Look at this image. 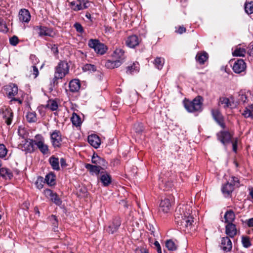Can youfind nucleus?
Returning <instances> with one entry per match:
<instances>
[{
    "label": "nucleus",
    "instance_id": "obj_24",
    "mask_svg": "<svg viewBox=\"0 0 253 253\" xmlns=\"http://www.w3.org/2000/svg\"><path fill=\"white\" fill-rule=\"evenodd\" d=\"M226 234L231 238H233L237 234L236 225L233 223L227 224L225 227Z\"/></svg>",
    "mask_w": 253,
    "mask_h": 253
},
{
    "label": "nucleus",
    "instance_id": "obj_54",
    "mask_svg": "<svg viewBox=\"0 0 253 253\" xmlns=\"http://www.w3.org/2000/svg\"><path fill=\"white\" fill-rule=\"evenodd\" d=\"M237 138H235L232 142V147L234 152H236L237 150Z\"/></svg>",
    "mask_w": 253,
    "mask_h": 253
},
{
    "label": "nucleus",
    "instance_id": "obj_30",
    "mask_svg": "<svg viewBox=\"0 0 253 253\" xmlns=\"http://www.w3.org/2000/svg\"><path fill=\"white\" fill-rule=\"evenodd\" d=\"M225 222L227 224L233 223L235 218V215L232 211H228L224 214Z\"/></svg>",
    "mask_w": 253,
    "mask_h": 253
},
{
    "label": "nucleus",
    "instance_id": "obj_21",
    "mask_svg": "<svg viewBox=\"0 0 253 253\" xmlns=\"http://www.w3.org/2000/svg\"><path fill=\"white\" fill-rule=\"evenodd\" d=\"M36 140L29 139L25 141L22 144L23 150L26 152L31 153L34 150V145Z\"/></svg>",
    "mask_w": 253,
    "mask_h": 253
},
{
    "label": "nucleus",
    "instance_id": "obj_64",
    "mask_svg": "<svg viewBox=\"0 0 253 253\" xmlns=\"http://www.w3.org/2000/svg\"><path fill=\"white\" fill-rule=\"evenodd\" d=\"M12 100L17 101L20 104H21L22 103V101L18 98H13L12 99Z\"/></svg>",
    "mask_w": 253,
    "mask_h": 253
},
{
    "label": "nucleus",
    "instance_id": "obj_6",
    "mask_svg": "<svg viewBox=\"0 0 253 253\" xmlns=\"http://www.w3.org/2000/svg\"><path fill=\"white\" fill-rule=\"evenodd\" d=\"M35 31L38 33L40 36H48L54 37L56 33L52 28L42 26H36L34 27Z\"/></svg>",
    "mask_w": 253,
    "mask_h": 253
},
{
    "label": "nucleus",
    "instance_id": "obj_1",
    "mask_svg": "<svg viewBox=\"0 0 253 253\" xmlns=\"http://www.w3.org/2000/svg\"><path fill=\"white\" fill-rule=\"evenodd\" d=\"M192 215L191 207L188 205H182L178 207L175 211V220L177 224L190 229L194 222Z\"/></svg>",
    "mask_w": 253,
    "mask_h": 253
},
{
    "label": "nucleus",
    "instance_id": "obj_62",
    "mask_svg": "<svg viewBox=\"0 0 253 253\" xmlns=\"http://www.w3.org/2000/svg\"><path fill=\"white\" fill-rule=\"evenodd\" d=\"M249 195L251 196L252 198L253 199V188L251 187L249 189Z\"/></svg>",
    "mask_w": 253,
    "mask_h": 253
},
{
    "label": "nucleus",
    "instance_id": "obj_45",
    "mask_svg": "<svg viewBox=\"0 0 253 253\" xmlns=\"http://www.w3.org/2000/svg\"><path fill=\"white\" fill-rule=\"evenodd\" d=\"M83 69L84 71H96V67L94 65L87 64L85 65Z\"/></svg>",
    "mask_w": 253,
    "mask_h": 253
},
{
    "label": "nucleus",
    "instance_id": "obj_22",
    "mask_svg": "<svg viewBox=\"0 0 253 253\" xmlns=\"http://www.w3.org/2000/svg\"><path fill=\"white\" fill-rule=\"evenodd\" d=\"M88 143L93 147L97 148L100 145V139L96 134H91L88 136Z\"/></svg>",
    "mask_w": 253,
    "mask_h": 253
},
{
    "label": "nucleus",
    "instance_id": "obj_14",
    "mask_svg": "<svg viewBox=\"0 0 253 253\" xmlns=\"http://www.w3.org/2000/svg\"><path fill=\"white\" fill-rule=\"evenodd\" d=\"M218 139L224 145L230 142L232 134L228 131H221L217 134Z\"/></svg>",
    "mask_w": 253,
    "mask_h": 253
},
{
    "label": "nucleus",
    "instance_id": "obj_52",
    "mask_svg": "<svg viewBox=\"0 0 253 253\" xmlns=\"http://www.w3.org/2000/svg\"><path fill=\"white\" fill-rule=\"evenodd\" d=\"M32 67L33 68V74L34 76V78H36L39 75L38 69L35 65H33Z\"/></svg>",
    "mask_w": 253,
    "mask_h": 253
},
{
    "label": "nucleus",
    "instance_id": "obj_50",
    "mask_svg": "<svg viewBox=\"0 0 253 253\" xmlns=\"http://www.w3.org/2000/svg\"><path fill=\"white\" fill-rule=\"evenodd\" d=\"M74 26L78 32H79L81 33H83L84 29H83V28L81 24H80L79 23H76Z\"/></svg>",
    "mask_w": 253,
    "mask_h": 253
},
{
    "label": "nucleus",
    "instance_id": "obj_36",
    "mask_svg": "<svg viewBox=\"0 0 253 253\" xmlns=\"http://www.w3.org/2000/svg\"><path fill=\"white\" fill-rule=\"evenodd\" d=\"M121 64V61H117L116 60L113 61L108 60L106 62L105 66L108 68H114L120 66Z\"/></svg>",
    "mask_w": 253,
    "mask_h": 253
},
{
    "label": "nucleus",
    "instance_id": "obj_18",
    "mask_svg": "<svg viewBox=\"0 0 253 253\" xmlns=\"http://www.w3.org/2000/svg\"><path fill=\"white\" fill-rule=\"evenodd\" d=\"M221 248L226 252L230 251L232 248V244L228 237H223L221 241Z\"/></svg>",
    "mask_w": 253,
    "mask_h": 253
},
{
    "label": "nucleus",
    "instance_id": "obj_12",
    "mask_svg": "<svg viewBox=\"0 0 253 253\" xmlns=\"http://www.w3.org/2000/svg\"><path fill=\"white\" fill-rule=\"evenodd\" d=\"M1 115L3 122L7 125H10L13 119V113L11 109L7 107L3 108Z\"/></svg>",
    "mask_w": 253,
    "mask_h": 253
},
{
    "label": "nucleus",
    "instance_id": "obj_51",
    "mask_svg": "<svg viewBox=\"0 0 253 253\" xmlns=\"http://www.w3.org/2000/svg\"><path fill=\"white\" fill-rule=\"evenodd\" d=\"M186 32V28L184 27L183 26H180L177 28V29L175 30V32L179 34H182L183 33H185Z\"/></svg>",
    "mask_w": 253,
    "mask_h": 253
},
{
    "label": "nucleus",
    "instance_id": "obj_55",
    "mask_svg": "<svg viewBox=\"0 0 253 253\" xmlns=\"http://www.w3.org/2000/svg\"><path fill=\"white\" fill-rule=\"evenodd\" d=\"M51 220L52 221V224L55 227H57L58 225V221L55 215H51Z\"/></svg>",
    "mask_w": 253,
    "mask_h": 253
},
{
    "label": "nucleus",
    "instance_id": "obj_33",
    "mask_svg": "<svg viewBox=\"0 0 253 253\" xmlns=\"http://www.w3.org/2000/svg\"><path fill=\"white\" fill-rule=\"evenodd\" d=\"M12 176V173L9 169L5 168H1V177L5 180H9Z\"/></svg>",
    "mask_w": 253,
    "mask_h": 253
},
{
    "label": "nucleus",
    "instance_id": "obj_57",
    "mask_svg": "<svg viewBox=\"0 0 253 253\" xmlns=\"http://www.w3.org/2000/svg\"><path fill=\"white\" fill-rule=\"evenodd\" d=\"M30 58L32 61L33 65H35L38 62V59L35 55H31Z\"/></svg>",
    "mask_w": 253,
    "mask_h": 253
},
{
    "label": "nucleus",
    "instance_id": "obj_44",
    "mask_svg": "<svg viewBox=\"0 0 253 253\" xmlns=\"http://www.w3.org/2000/svg\"><path fill=\"white\" fill-rule=\"evenodd\" d=\"M48 107L52 111L56 110L58 108V104L56 101L49 100L47 104Z\"/></svg>",
    "mask_w": 253,
    "mask_h": 253
},
{
    "label": "nucleus",
    "instance_id": "obj_15",
    "mask_svg": "<svg viewBox=\"0 0 253 253\" xmlns=\"http://www.w3.org/2000/svg\"><path fill=\"white\" fill-rule=\"evenodd\" d=\"M246 68V65L243 59H238L233 64L232 69L233 71L237 74L244 72Z\"/></svg>",
    "mask_w": 253,
    "mask_h": 253
},
{
    "label": "nucleus",
    "instance_id": "obj_9",
    "mask_svg": "<svg viewBox=\"0 0 253 253\" xmlns=\"http://www.w3.org/2000/svg\"><path fill=\"white\" fill-rule=\"evenodd\" d=\"M234 103V98L233 96L229 97H220L218 103V106L222 105L224 109L231 108Z\"/></svg>",
    "mask_w": 253,
    "mask_h": 253
},
{
    "label": "nucleus",
    "instance_id": "obj_11",
    "mask_svg": "<svg viewBox=\"0 0 253 253\" xmlns=\"http://www.w3.org/2000/svg\"><path fill=\"white\" fill-rule=\"evenodd\" d=\"M52 144L54 147H59L61 145V133L59 130H55L50 135Z\"/></svg>",
    "mask_w": 253,
    "mask_h": 253
},
{
    "label": "nucleus",
    "instance_id": "obj_26",
    "mask_svg": "<svg viewBox=\"0 0 253 253\" xmlns=\"http://www.w3.org/2000/svg\"><path fill=\"white\" fill-rule=\"evenodd\" d=\"M196 60L200 64H204L208 59V54L205 51L198 52L196 56Z\"/></svg>",
    "mask_w": 253,
    "mask_h": 253
},
{
    "label": "nucleus",
    "instance_id": "obj_32",
    "mask_svg": "<svg viewBox=\"0 0 253 253\" xmlns=\"http://www.w3.org/2000/svg\"><path fill=\"white\" fill-rule=\"evenodd\" d=\"M49 162L52 168L56 170H58L60 169L59 165V159L54 156H51L49 159Z\"/></svg>",
    "mask_w": 253,
    "mask_h": 253
},
{
    "label": "nucleus",
    "instance_id": "obj_4",
    "mask_svg": "<svg viewBox=\"0 0 253 253\" xmlns=\"http://www.w3.org/2000/svg\"><path fill=\"white\" fill-rule=\"evenodd\" d=\"M88 46L94 49V51L99 54H104L107 50V47L102 43H101L97 40L90 39L88 41Z\"/></svg>",
    "mask_w": 253,
    "mask_h": 253
},
{
    "label": "nucleus",
    "instance_id": "obj_47",
    "mask_svg": "<svg viewBox=\"0 0 253 253\" xmlns=\"http://www.w3.org/2000/svg\"><path fill=\"white\" fill-rule=\"evenodd\" d=\"M137 63H133V65L131 66H129L126 68L127 71L126 72L128 74H131L134 71H137V66H136V65H137Z\"/></svg>",
    "mask_w": 253,
    "mask_h": 253
},
{
    "label": "nucleus",
    "instance_id": "obj_35",
    "mask_svg": "<svg viewBox=\"0 0 253 253\" xmlns=\"http://www.w3.org/2000/svg\"><path fill=\"white\" fill-rule=\"evenodd\" d=\"M85 168L89 170L90 172L95 173L96 174L99 173L101 169H103V168H101L97 166L88 164L85 165Z\"/></svg>",
    "mask_w": 253,
    "mask_h": 253
},
{
    "label": "nucleus",
    "instance_id": "obj_29",
    "mask_svg": "<svg viewBox=\"0 0 253 253\" xmlns=\"http://www.w3.org/2000/svg\"><path fill=\"white\" fill-rule=\"evenodd\" d=\"M234 190V185L227 182L222 188V191L225 196H229Z\"/></svg>",
    "mask_w": 253,
    "mask_h": 253
},
{
    "label": "nucleus",
    "instance_id": "obj_23",
    "mask_svg": "<svg viewBox=\"0 0 253 253\" xmlns=\"http://www.w3.org/2000/svg\"><path fill=\"white\" fill-rule=\"evenodd\" d=\"M6 93L10 98L15 96L18 93V87L14 84H10L5 88Z\"/></svg>",
    "mask_w": 253,
    "mask_h": 253
},
{
    "label": "nucleus",
    "instance_id": "obj_10",
    "mask_svg": "<svg viewBox=\"0 0 253 253\" xmlns=\"http://www.w3.org/2000/svg\"><path fill=\"white\" fill-rule=\"evenodd\" d=\"M172 198H165L162 200L160 204V211H163L164 213H168L171 207Z\"/></svg>",
    "mask_w": 253,
    "mask_h": 253
},
{
    "label": "nucleus",
    "instance_id": "obj_37",
    "mask_svg": "<svg viewBox=\"0 0 253 253\" xmlns=\"http://www.w3.org/2000/svg\"><path fill=\"white\" fill-rule=\"evenodd\" d=\"M249 0H247L245 4V10L248 14L253 13V1H249Z\"/></svg>",
    "mask_w": 253,
    "mask_h": 253
},
{
    "label": "nucleus",
    "instance_id": "obj_46",
    "mask_svg": "<svg viewBox=\"0 0 253 253\" xmlns=\"http://www.w3.org/2000/svg\"><path fill=\"white\" fill-rule=\"evenodd\" d=\"M242 242L243 246L245 248H248L251 245L250 239L247 237H243Z\"/></svg>",
    "mask_w": 253,
    "mask_h": 253
},
{
    "label": "nucleus",
    "instance_id": "obj_59",
    "mask_svg": "<svg viewBox=\"0 0 253 253\" xmlns=\"http://www.w3.org/2000/svg\"><path fill=\"white\" fill-rule=\"evenodd\" d=\"M36 185L38 189H40L43 187V184L42 180H40V181L39 180H37L36 182Z\"/></svg>",
    "mask_w": 253,
    "mask_h": 253
},
{
    "label": "nucleus",
    "instance_id": "obj_43",
    "mask_svg": "<svg viewBox=\"0 0 253 253\" xmlns=\"http://www.w3.org/2000/svg\"><path fill=\"white\" fill-rule=\"evenodd\" d=\"M133 129L135 132L140 133L143 131L144 127L142 123H137L134 125Z\"/></svg>",
    "mask_w": 253,
    "mask_h": 253
},
{
    "label": "nucleus",
    "instance_id": "obj_8",
    "mask_svg": "<svg viewBox=\"0 0 253 253\" xmlns=\"http://www.w3.org/2000/svg\"><path fill=\"white\" fill-rule=\"evenodd\" d=\"M43 194L45 196L57 205H60L62 201L56 193L51 190L47 189L44 190Z\"/></svg>",
    "mask_w": 253,
    "mask_h": 253
},
{
    "label": "nucleus",
    "instance_id": "obj_58",
    "mask_svg": "<svg viewBox=\"0 0 253 253\" xmlns=\"http://www.w3.org/2000/svg\"><path fill=\"white\" fill-rule=\"evenodd\" d=\"M248 53L250 56L253 57V44H250Z\"/></svg>",
    "mask_w": 253,
    "mask_h": 253
},
{
    "label": "nucleus",
    "instance_id": "obj_42",
    "mask_svg": "<svg viewBox=\"0 0 253 253\" xmlns=\"http://www.w3.org/2000/svg\"><path fill=\"white\" fill-rule=\"evenodd\" d=\"M166 246L169 251H175L177 249L176 245L171 240H169L166 241Z\"/></svg>",
    "mask_w": 253,
    "mask_h": 253
},
{
    "label": "nucleus",
    "instance_id": "obj_38",
    "mask_svg": "<svg viewBox=\"0 0 253 253\" xmlns=\"http://www.w3.org/2000/svg\"><path fill=\"white\" fill-rule=\"evenodd\" d=\"M27 120L29 123H35L37 121V115L34 112H29L26 115Z\"/></svg>",
    "mask_w": 253,
    "mask_h": 253
},
{
    "label": "nucleus",
    "instance_id": "obj_49",
    "mask_svg": "<svg viewBox=\"0 0 253 253\" xmlns=\"http://www.w3.org/2000/svg\"><path fill=\"white\" fill-rule=\"evenodd\" d=\"M7 152L8 150L5 146L3 144H1V158L5 157L7 154Z\"/></svg>",
    "mask_w": 253,
    "mask_h": 253
},
{
    "label": "nucleus",
    "instance_id": "obj_3",
    "mask_svg": "<svg viewBox=\"0 0 253 253\" xmlns=\"http://www.w3.org/2000/svg\"><path fill=\"white\" fill-rule=\"evenodd\" d=\"M203 98L198 96L192 101L185 100L184 102L185 109L189 112H194L201 111L203 103Z\"/></svg>",
    "mask_w": 253,
    "mask_h": 253
},
{
    "label": "nucleus",
    "instance_id": "obj_5",
    "mask_svg": "<svg viewBox=\"0 0 253 253\" xmlns=\"http://www.w3.org/2000/svg\"><path fill=\"white\" fill-rule=\"evenodd\" d=\"M69 2L70 8L74 11H79L86 9L89 6V2L87 0H73Z\"/></svg>",
    "mask_w": 253,
    "mask_h": 253
},
{
    "label": "nucleus",
    "instance_id": "obj_48",
    "mask_svg": "<svg viewBox=\"0 0 253 253\" xmlns=\"http://www.w3.org/2000/svg\"><path fill=\"white\" fill-rule=\"evenodd\" d=\"M9 42L10 44L12 45H16L19 42V40L18 37L16 36H13L9 39Z\"/></svg>",
    "mask_w": 253,
    "mask_h": 253
},
{
    "label": "nucleus",
    "instance_id": "obj_17",
    "mask_svg": "<svg viewBox=\"0 0 253 253\" xmlns=\"http://www.w3.org/2000/svg\"><path fill=\"white\" fill-rule=\"evenodd\" d=\"M19 20L22 23H28L31 19V14L26 9H21L19 12Z\"/></svg>",
    "mask_w": 253,
    "mask_h": 253
},
{
    "label": "nucleus",
    "instance_id": "obj_27",
    "mask_svg": "<svg viewBox=\"0 0 253 253\" xmlns=\"http://www.w3.org/2000/svg\"><path fill=\"white\" fill-rule=\"evenodd\" d=\"M81 87L79 80L75 79L70 81L69 83V89L72 92H76L79 90Z\"/></svg>",
    "mask_w": 253,
    "mask_h": 253
},
{
    "label": "nucleus",
    "instance_id": "obj_31",
    "mask_svg": "<svg viewBox=\"0 0 253 253\" xmlns=\"http://www.w3.org/2000/svg\"><path fill=\"white\" fill-rule=\"evenodd\" d=\"M242 115L246 118L253 119V104L246 107L242 113Z\"/></svg>",
    "mask_w": 253,
    "mask_h": 253
},
{
    "label": "nucleus",
    "instance_id": "obj_63",
    "mask_svg": "<svg viewBox=\"0 0 253 253\" xmlns=\"http://www.w3.org/2000/svg\"><path fill=\"white\" fill-rule=\"evenodd\" d=\"M172 186V184L171 182H168V183H166V190H168L169 188H170Z\"/></svg>",
    "mask_w": 253,
    "mask_h": 253
},
{
    "label": "nucleus",
    "instance_id": "obj_56",
    "mask_svg": "<svg viewBox=\"0 0 253 253\" xmlns=\"http://www.w3.org/2000/svg\"><path fill=\"white\" fill-rule=\"evenodd\" d=\"M154 245L156 247L158 253H162L161 248L159 243L158 241H155L154 243Z\"/></svg>",
    "mask_w": 253,
    "mask_h": 253
},
{
    "label": "nucleus",
    "instance_id": "obj_39",
    "mask_svg": "<svg viewBox=\"0 0 253 253\" xmlns=\"http://www.w3.org/2000/svg\"><path fill=\"white\" fill-rule=\"evenodd\" d=\"M164 62V59L161 57H157L154 61L153 63L157 69L161 70L163 67Z\"/></svg>",
    "mask_w": 253,
    "mask_h": 253
},
{
    "label": "nucleus",
    "instance_id": "obj_41",
    "mask_svg": "<svg viewBox=\"0 0 253 253\" xmlns=\"http://www.w3.org/2000/svg\"><path fill=\"white\" fill-rule=\"evenodd\" d=\"M245 53V49L241 47H237L232 54L234 56H244Z\"/></svg>",
    "mask_w": 253,
    "mask_h": 253
},
{
    "label": "nucleus",
    "instance_id": "obj_19",
    "mask_svg": "<svg viewBox=\"0 0 253 253\" xmlns=\"http://www.w3.org/2000/svg\"><path fill=\"white\" fill-rule=\"evenodd\" d=\"M92 163L95 164V166L99 167L101 168L105 167L107 166V162L102 158L100 157L97 155L94 154L91 159Z\"/></svg>",
    "mask_w": 253,
    "mask_h": 253
},
{
    "label": "nucleus",
    "instance_id": "obj_40",
    "mask_svg": "<svg viewBox=\"0 0 253 253\" xmlns=\"http://www.w3.org/2000/svg\"><path fill=\"white\" fill-rule=\"evenodd\" d=\"M71 121L73 124L75 126H80L81 124V120L80 117L76 113H74L71 117Z\"/></svg>",
    "mask_w": 253,
    "mask_h": 253
},
{
    "label": "nucleus",
    "instance_id": "obj_34",
    "mask_svg": "<svg viewBox=\"0 0 253 253\" xmlns=\"http://www.w3.org/2000/svg\"><path fill=\"white\" fill-rule=\"evenodd\" d=\"M45 180L48 185H54L55 184V175L53 173H50L46 175Z\"/></svg>",
    "mask_w": 253,
    "mask_h": 253
},
{
    "label": "nucleus",
    "instance_id": "obj_13",
    "mask_svg": "<svg viewBox=\"0 0 253 253\" xmlns=\"http://www.w3.org/2000/svg\"><path fill=\"white\" fill-rule=\"evenodd\" d=\"M211 112L214 120L221 127L224 128L225 125L224 123V118L219 110L218 109H212Z\"/></svg>",
    "mask_w": 253,
    "mask_h": 253
},
{
    "label": "nucleus",
    "instance_id": "obj_2",
    "mask_svg": "<svg viewBox=\"0 0 253 253\" xmlns=\"http://www.w3.org/2000/svg\"><path fill=\"white\" fill-rule=\"evenodd\" d=\"M69 66L65 61H60L55 67L54 77L53 79L54 83L58 80L62 79L69 73Z\"/></svg>",
    "mask_w": 253,
    "mask_h": 253
},
{
    "label": "nucleus",
    "instance_id": "obj_28",
    "mask_svg": "<svg viewBox=\"0 0 253 253\" xmlns=\"http://www.w3.org/2000/svg\"><path fill=\"white\" fill-rule=\"evenodd\" d=\"M101 174L100 181L103 186H107L111 184L112 178L110 174L103 172H102Z\"/></svg>",
    "mask_w": 253,
    "mask_h": 253
},
{
    "label": "nucleus",
    "instance_id": "obj_16",
    "mask_svg": "<svg viewBox=\"0 0 253 253\" xmlns=\"http://www.w3.org/2000/svg\"><path fill=\"white\" fill-rule=\"evenodd\" d=\"M140 42V39L136 35H131L127 37L126 40V44L130 48H134L138 45Z\"/></svg>",
    "mask_w": 253,
    "mask_h": 253
},
{
    "label": "nucleus",
    "instance_id": "obj_25",
    "mask_svg": "<svg viewBox=\"0 0 253 253\" xmlns=\"http://www.w3.org/2000/svg\"><path fill=\"white\" fill-rule=\"evenodd\" d=\"M124 51L121 48H116L114 51L113 56L114 58L117 61H121L122 63L125 59Z\"/></svg>",
    "mask_w": 253,
    "mask_h": 253
},
{
    "label": "nucleus",
    "instance_id": "obj_7",
    "mask_svg": "<svg viewBox=\"0 0 253 253\" xmlns=\"http://www.w3.org/2000/svg\"><path fill=\"white\" fill-rule=\"evenodd\" d=\"M36 141L35 145L39 149L40 151L44 155L49 153L48 146L44 143L43 137L39 134L35 136Z\"/></svg>",
    "mask_w": 253,
    "mask_h": 253
},
{
    "label": "nucleus",
    "instance_id": "obj_20",
    "mask_svg": "<svg viewBox=\"0 0 253 253\" xmlns=\"http://www.w3.org/2000/svg\"><path fill=\"white\" fill-rule=\"evenodd\" d=\"M121 225V220L119 218L114 219L112 224L109 225L107 229V232L110 234L115 233Z\"/></svg>",
    "mask_w": 253,
    "mask_h": 253
},
{
    "label": "nucleus",
    "instance_id": "obj_60",
    "mask_svg": "<svg viewBox=\"0 0 253 253\" xmlns=\"http://www.w3.org/2000/svg\"><path fill=\"white\" fill-rule=\"evenodd\" d=\"M135 253H149L148 251L145 249H138L136 250Z\"/></svg>",
    "mask_w": 253,
    "mask_h": 253
},
{
    "label": "nucleus",
    "instance_id": "obj_53",
    "mask_svg": "<svg viewBox=\"0 0 253 253\" xmlns=\"http://www.w3.org/2000/svg\"><path fill=\"white\" fill-rule=\"evenodd\" d=\"M51 51H52V52L56 55L58 54V47H57V45H56V44H53L51 45Z\"/></svg>",
    "mask_w": 253,
    "mask_h": 253
},
{
    "label": "nucleus",
    "instance_id": "obj_61",
    "mask_svg": "<svg viewBox=\"0 0 253 253\" xmlns=\"http://www.w3.org/2000/svg\"><path fill=\"white\" fill-rule=\"evenodd\" d=\"M60 164L61 167L63 168L66 167L67 166L66 160L64 158H61L60 159Z\"/></svg>",
    "mask_w": 253,
    "mask_h": 253
}]
</instances>
